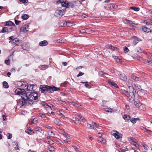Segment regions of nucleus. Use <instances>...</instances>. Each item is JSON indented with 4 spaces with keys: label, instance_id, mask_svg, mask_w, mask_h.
I'll use <instances>...</instances> for the list:
<instances>
[{
    "label": "nucleus",
    "instance_id": "obj_4",
    "mask_svg": "<svg viewBox=\"0 0 152 152\" xmlns=\"http://www.w3.org/2000/svg\"><path fill=\"white\" fill-rule=\"evenodd\" d=\"M50 87L47 85H41L40 86L39 90L42 93L45 94L47 91L49 92Z\"/></svg>",
    "mask_w": 152,
    "mask_h": 152
},
{
    "label": "nucleus",
    "instance_id": "obj_63",
    "mask_svg": "<svg viewBox=\"0 0 152 152\" xmlns=\"http://www.w3.org/2000/svg\"><path fill=\"white\" fill-rule=\"evenodd\" d=\"M64 142L65 143H67L69 144H70V141L67 139H66L64 140Z\"/></svg>",
    "mask_w": 152,
    "mask_h": 152
},
{
    "label": "nucleus",
    "instance_id": "obj_7",
    "mask_svg": "<svg viewBox=\"0 0 152 152\" xmlns=\"http://www.w3.org/2000/svg\"><path fill=\"white\" fill-rule=\"evenodd\" d=\"M64 13V10L62 11L61 10H56L55 13V15L57 17H60L63 15Z\"/></svg>",
    "mask_w": 152,
    "mask_h": 152
},
{
    "label": "nucleus",
    "instance_id": "obj_41",
    "mask_svg": "<svg viewBox=\"0 0 152 152\" xmlns=\"http://www.w3.org/2000/svg\"><path fill=\"white\" fill-rule=\"evenodd\" d=\"M134 104L136 106V107H137L139 106V105L141 103H140V102L137 101H134Z\"/></svg>",
    "mask_w": 152,
    "mask_h": 152
},
{
    "label": "nucleus",
    "instance_id": "obj_34",
    "mask_svg": "<svg viewBox=\"0 0 152 152\" xmlns=\"http://www.w3.org/2000/svg\"><path fill=\"white\" fill-rule=\"evenodd\" d=\"M8 28L7 27H4L1 30V32L2 33H4L7 32V29Z\"/></svg>",
    "mask_w": 152,
    "mask_h": 152
},
{
    "label": "nucleus",
    "instance_id": "obj_22",
    "mask_svg": "<svg viewBox=\"0 0 152 152\" xmlns=\"http://www.w3.org/2000/svg\"><path fill=\"white\" fill-rule=\"evenodd\" d=\"M87 127L89 129H92L94 130H96V129H94V125H93V123L92 122V124H88L87 125Z\"/></svg>",
    "mask_w": 152,
    "mask_h": 152
},
{
    "label": "nucleus",
    "instance_id": "obj_50",
    "mask_svg": "<svg viewBox=\"0 0 152 152\" xmlns=\"http://www.w3.org/2000/svg\"><path fill=\"white\" fill-rule=\"evenodd\" d=\"M125 20L126 21V23H129L131 25H132L134 24V23H133L132 21H130L127 20Z\"/></svg>",
    "mask_w": 152,
    "mask_h": 152
},
{
    "label": "nucleus",
    "instance_id": "obj_17",
    "mask_svg": "<svg viewBox=\"0 0 152 152\" xmlns=\"http://www.w3.org/2000/svg\"><path fill=\"white\" fill-rule=\"evenodd\" d=\"M121 92L122 94H124L126 95L128 98V96L129 95V92L128 91H126L124 90H121Z\"/></svg>",
    "mask_w": 152,
    "mask_h": 152
},
{
    "label": "nucleus",
    "instance_id": "obj_52",
    "mask_svg": "<svg viewBox=\"0 0 152 152\" xmlns=\"http://www.w3.org/2000/svg\"><path fill=\"white\" fill-rule=\"evenodd\" d=\"M14 37L13 36H11L9 37V38L12 40V41H13L14 42H16V40L15 39H14Z\"/></svg>",
    "mask_w": 152,
    "mask_h": 152
},
{
    "label": "nucleus",
    "instance_id": "obj_56",
    "mask_svg": "<svg viewBox=\"0 0 152 152\" xmlns=\"http://www.w3.org/2000/svg\"><path fill=\"white\" fill-rule=\"evenodd\" d=\"M111 49L112 50H118V48L117 47H115L111 45Z\"/></svg>",
    "mask_w": 152,
    "mask_h": 152
},
{
    "label": "nucleus",
    "instance_id": "obj_49",
    "mask_svg": "<svg viewBox=\"0 0 152 152\" xmlns=\"http://www.w3.org/2000/svg\"><path fill=\"white\" fill-rule=\"evenodd\" d=\"M40 104L42 105V106H49V105H48L47 104H46L45 102H42L40 103Z\"/></svg>",
    "mask_w": 152,
    "mask_h": 152
},
{
    "label": "nucleus",
    "instance_id": "obj_54",
    "mask_svg": "<svg viewBox=\"0 0 152 152\" xmlns=\"http://www.w3.org/2000/svg\"><path fill=\"white\" fill-rule=\"evenodd\" d=\"M46 142L48 144H52L53 143V141L52 140H50V141H46Z\"/></svg>",
    "mask_w": 152,
    "mask_h": 152
},
{
    "label": "nucleus",
    "instance_id": "obj_32",
    "mask_svg": "<svg viewBox=\"0 0 152 152\" xmlns=\"http://www.w3.org/2000/svg\"><path fill=\"white\" fill-rule=\"evenodd\" d=\"M140 110H142L144 109V107L143 105L141 103L139 105V106L137 107Z\"/></svg>",
    "mask_w": 152,
    "mask_h": 152
},
{
    "label": "nucleus",
    "instance_id": "obj_20",
    "mask_svg": "<svg viewBox=\"0 0 152 152\" xmlns=\"http://www.w3.org/2000/svg\"><path fill=\"white\" fill-rule=\"evenodd\" d=\"M135 51L137 52L141 53L144 54L145 53V51L139 47L136 48L135 49Z\"/></svg>",
    "mask_w": 152,
    "mask_h": 152
},
{
    "label": "nucleus",
    "instance_id": "obj_58",
    "mask_svg": "<svg viewBox=\"0 0 152 152\" xmlns=\"http://www.w3.org/2000/svg\"><path fill=\"white\" fill-rule=\"evenodd\" d=\"M35 130L36 131H38L39 132H41V131L42 129L40 127H37L35 128Z\"/></svg>",
    "mask_w": 152,
    "mask_h": 152
},
{
    "label": "nucleus",
    "instance_id": "obj_64",
    "mask_svg": "<svg viewBox=\"0 0 152 152\" xmlns=\"http://www.w3.org/2000/svg\"><path fill=\"white\" fill-rule=\"evenodd\" d=\"M20 22V21L17 20H15V23L17 25H18L19 24V23Z\"/></svg>",
    "mask_w": 152,
    "mask_h": 152
},
{
    "label": "nucleus",
    "instance_id": "obj_53",
    "mask_svg": "<svg viewBox=\"0 0 152 152\" xmlns=\"http://www.w3.org/2000/svg\"><path fill=\"white\" fill-rule=\"evenodd\" d=\"M20 2L23 3H27L28 2V0H19Z\"/></svg>",
    "mask_w": 152,
    "mask_h": 152
},
{
    "label": "nucleus",
    "instance_id": "obj_30",
    "mask_svg": "<svg viewBox=\"0 0 152 152\" xmlns=\"http://www.w3.org/2000/svg\"><path fill=\"white\" fill-rule=\"evenodd\" d=\"M98 141L102 143H105L106 142V140L102 138H99V140H98Z\"/></svg>",
    "mask_w": 152,
    "mask_h": 152
},
{
    "label": "nucleus",
    "instance_id": "obj_45",
    "mask_svg": "<svg viewBox=\"0 0 152 152\" xmlns=\"http://www.w3.org/2000/svg\"><path fill=\"white\" fill-rule=\"evenodd\" d=\"M12 137V134H11L8 133L7 134V138L8 139H10Z\"/></svg>",
    "mask_w": 152,
    "mask_h": 152
},
{
    "label": "nucleus",
    "instance_id": "obj_40",
    "mask_svg": "<svg viewBox=\"0 0 152 152\" xmlns=\"http://www.w3.org/2000/svg\"><path fill=\"white\" fill-rule=\"evenodd\" d=\"M131 144L132 145H133L137 148L139 146V145L136 143V141L133 142L132 143H131Z\"/></svg>",
    "mask_w": 152,
    "mask_h": 152
},
{
    "label": "nucleus",
    "instance_id": "obj_43",
    "mask_svg": "<svg viewBox=\"0 0 152 152\" xmlns=\"http://www.w3.org/2000/svg\"><path fill=\"white\" fill-rule=\"evenodd\" d=\"M113 57L116 60V61L117 62H119L120 60V59L117 56H113Z\"/></svg>",
    "mask_w": 152,
    "mask_h": 152
},
{
    "label": "nucleus",
    "instance_id": "obj_44",
    "mask_svg": "<svg viewBox=\"0 0 152 152\" xmlns=\"http://www.w3.org/2000/svg\"><path fill=\"white\" fill-rule=\"evenodd\" d=\"M8 29H7V33H8L11 31H12L13 30L12 28L11 27H8Z\"/></svg>",
    "mask_w": 152,
    "mask_h": 152
},
{
    "label": "nucleus",
    "instance_id": "obj_46",
    "mask_svg": "<svg viewBox=\"0 0 152 152\" xmlns=\"http://www.w3.org/2000/svg\"><path fill=\"white\" fill-rule=\"evenodd\" d=\"M26 132L27 133H28L29 134H31L32 133H33V131L31 130L30 129H28L27 131H26Z\"/></svg>",
    "mask_w": 152,
    "mask_h": 152
},
{
    "label": "nucleus",
    "instance_id": "obj_27",
    "mask_svg": "<svg viewBox=\"0 0 152 152\" xmlns=\"http://www.w3.org/2000/svg\"><path fill=\"white\" fill-rule=\"evenodd\" d=\"M3 86L4 88H7L9 87L8 83L6 81H4L3 83Z\"/></svg>",
    "mask_w": 152,
    "mask_h": 152
},
{
    "label": "nucleus",
    "instance_id": "obj_51",
    "mask_svg": "<svg viewBox=\"0 0 152 152\" xmlns=\"http://www.w3.org/2000/svg\"><path fill=\"white\" fill-rule=\"evenodd\" d=\"M86 33L90 34L91 30L90 28H86Z\"/></svg>",
    "mask_w": 152,
    "mask_h": 152
},
{
    "label": "nucleus",
    "instance_id": "obj_31",
    "mask_svg": "<svg viewBox=\"0 0 152 152\" xmlns=\"http://www.w3.org/2000/svg\"><path fill=\"white\" fill-rule=\"evenodd\" d=\"M55 148H54L52 146L50 145H49L48 147V150L50 151H53L54 150Z\"/></svg>",
    "mask_w": 152,
    "mask_h": 152
},
{
    "label": "nucleus",
    "instance_id": "obj_8",
    "mask_svg": "<svg viewBox=\"0 0 152 152\" xmlns=\"http://www.w3.org/2000/svg\"><path fill=\"white\" fill-rule=\"evenodd\" d=\"M49 92L50 93H52L54 91H58L60 90V89L59 88L56 87L54 86H49Z\"/></svg>",
    "mask_w": 152,
    "mask_h": 152
},
{
    "label": "nucleus",
    "instance_id": "obj_15",
    "mask_svg": "<svg viewBox=\"0 0 152 152\" xmlns=\"http://www.w3.org/2000/svg\"><path fill=\"white\" fill-rule=\"evenodd\" d=\"M142 30L144 32L147 33L151 32V31L150 28L146 27H142Z\"/></svg>",
    "mask_w": 152,
    "mask_h": 152
},
{
    "label": "nucleus",
    "instance_id": "obj_62",
    "mask_svg": "<svg viewBox=\"0 0 152 152\" xmlns=\"http://www.w3.org/2000/svg\"><path fill=\"white\" fill-rule=\"evenodd\" d=\"M92 123H93V125H94V126L98 128L99 126V125L97 124H96V123L94 122H92Z\"/></svg>",
    "mask_w": 152,
    "mask_h": 152
},
{
    "label": "nucleus",
    "instance_id": "obj_42",
    "mask_svg": "<svg viewBox=\"0 0 152 152\" xmlns=\"http://www.w3.org/2000/svg\"><path fill=\"white\" fill-rule=\"evenodd\" d=\"M134 87L137 90L140 89L141 88V86L137 84H135Z\"/></svg>",
    "mask_w": 152,
    "mask_h": 152
},
{
    "label": "nucleus",
    "instance_id": "obj_21",
    "mask_svg": "<svg viewBox=\"0 0 152 152\" xmlns=\"http://www.w3.org/2000/svg\"><path fill=\"white\" fill-rule=\"evenodd\" d=\"M131 77L132 79L135 80L136 81H138L140 80V79L138 77H137L133 75H131Z\"/></svg>",
    "mask_w": 152,
    "mask_h": 152
},
{
    "label": "nucleus",
    "instance_id": "obj_18",
    "mask_svg": "<svg viewBox=\"0 0 152 152\" xmlns=\"http://www.w3.org/2000/svg\"><path fill=\"white\" fill-rule=\"evenodd\" d=\"M123 118L126 121L130 120V117L129 115H125L123 116Z\"/></svg>",
    "mask_w": 152,
    "mask_h": 152
},
{
    "label": "nucleus",
    "instance_id": "obj_47",
    "mask_svg": "<svg viewBox=\"0 0 152 152\" xmlns=\"http://www.w3.org/2000/svg\"><path fill=\"white\" fill-rule=\"evenodd\" d=\"M128 140H131L133 141V142H135L137 141V140L132 137H130L128 138Z\"/></svg>",
    "mask_w": 152,
    "mask_h": 152
},
{
    "label": "nucleus",
    "instance_id": "obj_61",
    "mask_svg": "<svg viewBox=\"0 0 152 152\" xmlns=\"http://www.w3.org/2000/svg\"><path fill=\"white\" fill-rule=\"evenodd\" d=\"M142 146L146 150H147L148 149V147L146 145L144 144Z\"/></svg>",
    "mask_w": 152,
    "mask_h": 152
},
{
    "label": "nucleus",
    "instance_id": "obj_60",
    "mask_svg": "<svg viewBox=\"0 0 152 152\" xmlns=\"http://www.w3.org/2000/svg\"><path fill=\"white\" fill-rule=\"evenodd\" d=\"M118 152H125V151L124 149L121 148H119L118 150Z\"/></svg>",
    "mask_w": 152,
    "mask_h": 152
},
{
    "label": "nucleus",
    "instance_id": "obj_23",
    "mask_svg": "<svg viewBox=\"0 0 152 152\" xmlns=\"http://www.w3.org/2000/svg\"><path fill=\"white\" fill-rule=\"evenodd\" d=\"M5 25L9 26H15V25L11 21L7 22Z\"/></svg>",
    "mask_w": 152,
    "mask_h": 152
},
{
    "label": "nucleus",
    "instance_id": "obj_2",
    "mask_svg": "<svg viewBox=\"0 0 152 152\" xmlns=\"http://www.w3.org/2000/svg\"><path fill=\"white\" fill-rule=\"evenodd\" d=\"M130 90L129 91V95L128 96V97L130 100L133 101L134 98L135 97V91L134 90V88L132 87H129Z\"/></svg>",
    "mask_w": 152,
    "mask_h": 152
},
{
    "label": "nucleus",
    "instance_id": "obj_48",
    "mask_svg": "<svg viewBox=\"0 0 152 152\" xmlns=\"http://www.w3.org/2000/svg\"><path fill=\"white\" fill-rule=\"evenodd\" d=\"M124 51L125 53H127L129 51V49L128 48L126 47H125L124 48Z\"/></svg>",
    "mask_w": 152,
    "mask_h": 152
},
{
    "label": "nucleus",
    "instance_id": "obj_10",
    "mask_svg": "<svg viewBox=\"0 0 152 152\" xmlns=\"http://www.w3.org/2000/svg\"><path fill=\"white\" fill-rule=\"evenodd\" d=\"M75 24L74 22L72 21H65L64 23V25H66L68 27H71L72 26H74Z\"/></svg>",
    "mask_w": 152,
    "mask_h": 152
},
{
    "label": "nucleus",
    "instance_id": "obj_14",
    "mask_svg": "<svg viewBox=\"0 0 152 152\" xmlns=\"http://www.w3.org/2000/svg\"><path fill=\"white\" fill-rule=\"evenodd\" d=\"M13 146L15 148V150H19L18 148V142L15 141L13 142Z\"/></svg>",
    "mask_w": 152,
    "mask_h": 152
},
{
    "label": "nucleus",
    "instance_id": "obj_26",
    "mask_svg": "<svg viewBox=\"0 0 152 152\" xmlns=\"http://www.w3.org/2000/svg\"><path fill=\"white\" fill-rule=\"evenodd\" d=\"M28 15L25 14L22 15V18L23 20H26L28 18Z\"/></svg>",
    "mask_w": 152,
    "mask_h": 152
},
{
    "label": "nucleus",
    "instance_id": "obj_59",
    "mask_svg": "<svg viewBox=\"0 0 152 152\" xmlns=\"http://www.w3.org/2000/svg\"><path fill=\"white\" fill-rule=\"evenodd\" d=\"M75 106L78 108H80L81 106V105L79 104L78 103H76L75 104Z\"/></svg>",
    "mask_w": 152,
    "mask_h": 152
},
{
    "label": "nucleus",
    "instance_id": "obj_55",
    "mask_svg": "<svg viewBox=\"0 0 152 152\" xmlns=\"http://www.w3.org/2000/svg\"><path fill=\"white\" fill-rule=\"evenodd\" d=\"M10 60L8 59L7 60H5V64H7V65H8L10 64Z\"/></svg>",
    "mask_w": 152,
    "mask_h": 152
},
{
    "label": "nucleus",
    "instance_id": "obj_35",
    "mask_svg": "<svg viewBox=\"0 0 152 152\" xmlns=\"http://www.w3.org/2000/svg\"><path fill=\"white\" fill-rule=\"evenodd\" d=\"M20 30L22 31H27L28 30H26V27H25L24 26H22L20 28Z\"/></svg>",
    "mask_w": 152,
    "mask_h": 152
},
{
    "label": "nucleus",
    "instance_id": "obj_24",
    "mask_svg": "<svg viewBox=\"0 0 152 152\" xmlns=\"http://www.w3.org/2000/svg\"><path fill=\"white\" fill-rule=\"evenodd\" d=\"M139 120V118H132L130 119V121L133 124H134L136 122L137 120Z\"/></svg>",
    "mask_w": 152,
    "mask_h": 152
},
{
    "label": "nucleus",
    "instance_id": "obj_29",
    "mask_svg": "<svg viewBox=\"0 0 152 152\" xmlns=\"http://www.w3.org/2000/svg\"><path fill=\"white\" fill-rule=\"evenodd\" d=\"M131 9L133 10L136 11H138L140 10V8L139 7H130Z\"/></svg>",
    "mask_w": 152,
    "mask_h": 152
},
{
    "label": "nucleus",
    "instance_id": "obj_12",
    "mask_svg": "<svg viewBox=\"0 0 152 152\" xmlns=\"http://www.w3.org/2000/svg\"><path fill=\"white\" fill-rule=\"evenodd\" d=\"M108 83L111 85V86L114 87L116 88H118V87L116 83H115L113 80H108Z\"/></svg>",
    "mask_w": 152,
    "mask_h": 152
},
{
    "label": "nucleus",
    "instance_id": "obj_3",
    "mask_svg": "<svg viewBox=\"0 0 152 152\" xmlns=\"http://www.w3.org/2000/svg\"><path fill=\"white\" fill-rule=\"evenodd\" d=\"M15 93L16 94H21V97L22 98V100H24V98L22 96H25L26 94V91H25L24 89H20L18 88L16 89L15 91Z\"/></svg>",
    "mask_w": 152,
    "mask_h": 152
},
{
    "label": "nucleus",
    "instance_id": "obj_36",
    "mask_svg": "<svg viewBox=\"0 0 152 152\" xmlns=\"http://www.w3.org/2000/svg\"><path fill=\"white\" fill-rule=\"evenodd\" d=\"M49 134L51 137H54L55 136V134L52 131H50L49 132Z\"/></svg>",
    "mask_w": 152,
    "mask_h": 152
},
{
    "label": "nucleus",
    "instance_id": "obj_33",
    "mask_svg": "<svg viewBox=\"0 0 152 152\" xmlns=\"http://www.w3.org/2000/svg\"><path fill=\"white\" fill-rule=\"evenodd\" d=\"M62 134H63V135H64L67 138H70V136L68 134L66 133L64 131L62 132Z\"/></svg>",
    "mask_w": 152,
    "mask_h": 152
},
{
    "label": "nucleus",
    "instance_id": "obj_1",
    "mask_svg": "<svg viewBox=\"0 0 152 152\" xmlns=\"http://www.w3.org/2000/svg\"><path fill=\"white\" fill-rule=\"evenodd\" d=\"M22 97L24 98V100L21 101V106H23L26 104H28L31 105L38 101V94L36 92H33L30 94L28 92L25 96Z\"/></svg>",
    "mask_w": 152,
    "mask_h": 152
},
{
    "label": "nucleus",
    "instance_id": "obj_39",
    "mask_svg": "<svg viewBox=\"0 0 152 152\" xmlns=\"http://www.w3.org/2000/svg\"><path fill=\"white\" fill-rule=\"evenodd\" d=\"M112 5H113V4H108L107 5V10L112 9Z\"/></svg>",
    "mask_w": 152,
    "mask_h": 152
},
{
    "label": "nucleus",
    "instance_id": "obj_57",
    "mask_svg": "<svg viewBox=\"0 0 152 152\" xmlns=\"http://www.w3.org/2000/svg\"><path fill=\"white\" fill-rule=\"evenodd\" d=\"M84 73L83 72H79V73L77 75V77H79L80 76H82V75H84Z\"/></svg>",
    "mask_w": 152,
    "mask_h": 152
},
{
    "label": "nucleus",
    "instance_id": "obj_9",
    "mask_svg": "<svg viewBox=\"0 0 152 152\" xmlns=\"http://www.w3.org/2000/svg\"><path fill=\"white\" fill-rule=\"evenodd\" d=\"M62 0H59L57 1V3L58 4L60 2L62 7H66L67 8L68 2L66 1L62 2Z\"/></svg>",
    "mask_w": 152,
    "mask_h": 152
},
{
    "label": "nucleus",
    "instance_id": "obj_28",
    "mask_svg": "<svg viewBox=\"0 0 152 152\" xmlns=\"http://www.w3.org/2000/svg\"><path fill=\"white\" fill-rule=\"evenodd\" d=\"M77 116H78V117L81 119V120L82 121L86 122V119L81 115H78Z\"/></svg>",
    "mask_w": 152,
    "mask_h": 152
},
{
    "label": "nucleus",
    "instance_id": "obj_5",
    "mask_svg": "<svg viewBox=\"0 0 152 152\" xmlns=\"http://www.w3.org/2000/svg\"><path fill=\"white\" fill-rule=\"evenodd\" d=\"M115 75L120 77V79L124 81L127 80V77L125 75L124 73H115Z\"/></svg>",
    "mask_w": 152,
    "mask_h": 152
},
{
    "label": "nucleus",
    "instance_id": "obj_16",
    "mask_svg": "<svg viewBox=\"0 0 152 152\" xmlns=\"http://www.w3.org/2000/svg\"><path fill=\"white\" fill-rule=\"evenodd\" d=\"M99 74L100 76L102 77H103L106 78H107V77L105 75H108V74L106 73H104L103 71H101L99 72Z\"/></svg>",
    "mask_w": 152,
    "mask_h": 152
},
{
    "label": "nucleus",
    "instance_id": "obj_38",
    "mask_svg": "<svg viewBox=\"0 0 152 152\" xmlns=\"http://www.w3.org/2000/svg\"><path fill=\"white\" fill-rule=\"evenodd\" d=\"M74 5L73 3L68 2L67 8L71 7V8H73L74 7Z\"/></svg>",
    "mask_w": 152,
    "mask_h": 152
},
{
    "label": "nucleus",
    "instance_id": "obj_37",
    "mask_svg": "<svg viewBox=\"0 0 152 152\" xmlns=\"http://www.w3.org/2000/svg\"><path fill=\"white\" fill-rule=\"evenodd\" d=\"M144 23L147 25H152V22L149 21H147L146 20H145L144 21Z\"/></svg>",
    "mask_w": 152,
    "mask_h": 152
},
{
    "label": "nucleus",
    "instance_id": "obj_11",
    "mask_svg": "<svg viewBox=\"0 0 152 152\" xmlns=\"http://www.w3.org/2000/svg\"><path fill=\"white\" fill-rule=\"evenodd\" d=\"M133 38L134 39V40L133 41V44L134 45H136L139 42L141 41L140 39L135 36H133Z\"/></svg>",
    "mask_w": 152,
    "mask_h": 152
},
{
    "label": "nucleus",
    "instance_id": "obj_6",
    "mask_svg": "<svg viewBox=\"0 0 152 152\" xmlns=\"http://www.w3.org/2000/svg\"><path fill=\"white\" fill-rule=\"evenodd\" d=\"M114 133H113L112 135L114 136L117 139L121 140V138L122 134L116 131H114Z\"/></svg>",
    "mask_w": 152,
    "mask_h": 152
},
{
    "label": "nucleus",
    "instance_id": "obj_25",
    "mask_svg": "<svg viewBox=\"0 0 152 152\" xmlns=\"http://www.w3.org/2000/svg\"><path fill=\"white\" fill-rule=\"evenodd\" d=\"M27 91H31L32 90H33L34 86L33 85H27Z\"/></svg>",
    "mask_w": 152,
    "mask_h": 152
},
{
    "label": "nucleus",
    "instance_id": "obj_19",
    "mask_svg": "<svg viewBox=\"0 0 152 152\" xmlns=\"http://www.w3.org/2000/svg\"><path fill=\"white\" fill-rule=\"evenodd\" d=\"M48 66H49L48 65H44L40 66H39V68L41 70H45L48 68Z\"/></svg>",
    "mask_w": 152,
    "mask_h": 152
},
{
    "label": "nucleus",
    "instance_id": "obj_13",
    "mask_svg": "<svg viewBox=\"0 0 152 152\" xmlns=\"http://www.w3.org/2000/svg\"><path fill=\"white\" fill-rule=\"evenodd\" d=\"M48 43V42L46 40H43L42 41L40 42L39 44L41 46H45L47 45Z\"/></svg>",
    "mask_w": 152,
    "mask_h": 152
}]
</instances>
